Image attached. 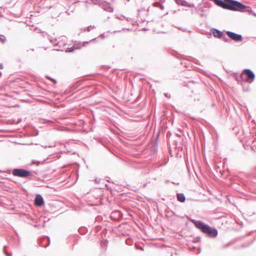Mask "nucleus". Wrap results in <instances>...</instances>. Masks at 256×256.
<instances>
[{
	"mask_svg": "<svg viewBox=\"0 0 256 256\" xmlns=\"http://www.w3.org/2000/svg\"><path fill=\"white\" fill-rule=\"evenodd\" d=\"M88 44V42H84V44H83V46H86V44Z\"/></svg>",
	"mask_w": 256,
	"mask_h": 256,
	"instance_id": "bb28decb",
	"label": "nucleus"
},
{
	"mask_svg": "<svg viewBox=\"0 0 256 256\" xmlns=\"http://www.w3.org/2000/svg\"><path fill=\"white\" fill-rule=\"evenodd\" d=\"M94 28L95 26H90L86 28H84V29H83V30L84 32L86 30L90 32L92 28Z\"/></svg>",
	"mask_w": 256,
	"mask_h": 256,
	"instance_id": "4468645a",
	"label": "nucleus"
},
{
	"mask_svg": "<svg viewBox=\"0 0 256 256\" xmlns=\"http://www.w3.org/2000/svg\"><path fill=\"white\" fill-rule=\"evenodd\" d=\"M230 245V243H228V244L224 245L222 247H223V248H227L228 246Z\"/></svg>",
	"mask_w": 256,
	"mask_h": 256,
	"instance_id": "4be33fe9",
	"label": "nucleus"
},
{
	"mask_svg": "<svg viewBox=\"0 0 256 256\" xmlns=\"http://www.w3.org/2000/svg\"><path fill=\"white\" fill-rule=\"evenodd\" d=\"M3 68V65L2 64H0V69H2Z\"/></svg>",
	"mask_w": 256,
	"mask_h": 256,
	"instance_id": "cd10ccee",
	"label": "nucleus"
},
{
	"mask_svg": "<svg viewBox=\"0 0 256 256\" xmlns=\"http://www.w3.org/2000/svg\"><path fill=\"white\" fill-rule=\"evenodd\" d=\"M200 16H203V14H200Z\"/></svg>",
	"mask_w": 256,
	"mask_h": 256,
	"instance_id": "473e14b6",
	"label": "nucleus"
},
{
	"mask_svg": "<svg viewBox=\"0 0 256 256\" xmlns=\"http://www.w3.org/2000/svg\"><path fill=\"white\" fill-rule=\"evenodd\" d=\"M241 77H242V82L251 84L254 81L256 76L251 70L246 68L243 70L241 73Z\"/></svg>",
	"mask_w": 256,
	"mask_h": 256,
	"instance_id": "20e7f679",
	"label": "nucleus"
},
{
	"mask_svg": "<svg viewBox=\"0 0 256 256\" xmlns=\"http://www.w3.org/2000/svg\"><path fill=\"white\" fill-rule=\"evenodd\" d=\"M81 230H82L83 234H85L87 232L86 228H80L79 230V231L80 232H81Z\"/></svg>",
	"mask_w": 256,
	"mask_h": 256,
	"instance_id": "aec40b11",
	"label": "nucleus"
},
{
	"mask_svg": "<svg viewBox=\"0 0 256 256\" xmlns=\"http://www.w3.org/2000/svg\"><path fill=\"white\" fill-rule=\"evenodd\" d=\"M73 50L74 49L72 48H68L66 50V52H72Z\"/></svg>",
	"mask_w": 256,
	"mask_h": 256,
	"instance_id": "6ab92c4d",
	"label": "nucleus"
},
{
	"mask_svg": "<svg viewBox=\"0 0 256 256\" xmlns=\"http://www.w3.org/2000/svg\"><path fill=\"white\" fill-rule=\"evenodd\" d=\"M224 8L242 12H249L250 8L234 0H225Z\"/></svg>",
	"mask_w": 256,
	"mask_h": 256,
	"instance_id": "f03ea898",
	"label": "nucleus"
},
{
	"mask_svg": "<svg viewBox=\"0 0 256 256\" xmlns=\"http://www.w3.org/2000/svg\"><path fill=\"white\" fill-rule=\"evenodd\" d=\"M40 244L42 247L46 248L50 244V238L46 236L44 237L40 242Z\"/></svg>",
	"mask_w": 256,
	"mask_h": 256,
	"instance_id": "1a4fd4ad",
	"label": "nucleus"
},
{
	"mask_svg": "<svg viewBox=\"0 0 256 256\" xmlns=\"http://www.w3.org/2000/svg\"><path fill=\"white\" fill-rule=\"evenodd\" d=\"M153 5L154 6H158L160 5V4L159 2H155L154 3Z\"/></svg>",
	"mask_w": 256,
	"mask_h": 256,
	"instance_id": "412c9836",
	"label": "nucleus"
},
{
	"mask_svg": "<svg viewBox=\"0 0 256 256\" xmlns=\"http://www.w3.org/2000/svg\"><path fill=\"white\" fill-rule=\"evenodd\" d=\"M161 2H162L163 1H164V0H160Z\"/></svg>",
	"mask_w": 256,
	"mask_h": 256,
	"instance_id": "7c9ffc66",
	"label": "nucleus"
},
{
	"mask_svg": "<svg viewBox=\"0 0 256 256\" xmlns=\"http://www.w3.org/2000/svg\"><path fill=\"white\" fill-rule=\"evenodd\" d=\"M48 39L50 42L54 45V46H56V43L58 42V38L50 36Z\"/></svg>",
	"mask_w": 256,
	"mask_h": 256,
	"instance_id": "f8f14e48",
	"label": "nucleus"
},
{
	"mask_svg": "<svg viewBox=\"0 0 256 256\" xmlns=\"http://www.w3.org/2000/svg\"><path fill=\"white\" fill-rule=\"evenodd\" d=\"M40 164V162H38L37 164Z\"/></svg>",
	"mask_w": 256,
	"mask_h": 256,
	"instance_id": "72a5a7b5",
	"label": "nucleus"
},
{
	"mask_svg": "<svg viewBox=\"0 0 256 256\" xmlns=\"http://www.w3.org/2000/svg\"><path fill=\"white\" fill-rule=\"evenodd\" d=\"M126 20H127V21H128V22L129 21V20H128V18H126Z\"/></svg>",
	"mask_w": 256,
	"mask_h": 256,
	"instance_id": "2f4dec72",
	"label": "nucleus"
},
{
	"mask_svg": "<svg viewBox=\"0 0 256 256\" xmlns=\"http://www.w3.org/2000/svg\"><path fill=\"white\" fill-rule=\"evenodd\" d=\"M112 214H118V216H120L121 212L120 211H115L112 212Z\"/></svg>",
	"mask_w": 256,
	"mask_h": 256,
	"instance_id": "f3484780",
	"label": "nucleus"
},
{
	"mask_svg": "<svg viewBox=\"0 0 256 256\" xmlns=\"http://www.w3.org/2000/svg\"><path fill=\"white\" fill-rule=\"evenodd\" d=\"M213 36L216 38H221L224 36L223 32L216 28H214L212 30Z\"/></svg>",
	"mask_w": 256,
	"mask_h": 256,
	"instance_id": "9d476101",
	"label": "nucleus"
},
{
	"mask_svg": "<svg viewBox=\"0 0 256 256\" xmlns=\"http://www.w3.org/2000/svg\"><path fill=\"white\" fill-rule=\"evenodd\" d=\"M14 176L32 179L33 176L32 172L22 168H14L12 172Z\"/></svg>",
	"mask_w": 256,
	"mask_h": 256,
	"instance_id": "7ed1b4c3",
	"label": "nucleus"
},
{
	"mask_svg": "<svg viewBox=\"0 0 256 256\" xmlns=\"http://www.w3.org/2000/svg\"><path fill=\"white\" fill-rule=\"evenodd\" d=\"M175 2L179 5L188 8H194L195 6L194 4H188L185 0H174Z\"/></svg>",
	"mask_w": 256,
	"mask_h": 256,
	"instance_id": "6e6552de",
	"label": "nucleus"
},
{
	"mask_svg": "<svg viewBox=\"0 0 256 256\" xmlns=\"http://www.w3.org/2000/svg\"><path fill=\"white\" fill-rule=\"evenodd\" d=\"M94 181H95V182H96V184H98V183H99V182H100V180H98V179H95V180H94Z\"/></svg>",
	"mask_w": 256,
	"mask_h": 256,
	"instance_id": "b1692460",
	"label": "nucleus"
},
{
	"mask_svg": "<svg viewBox=\"0 0 256 256\" xmlns=\"http://www.w3.org/2000/svg\"><path fill=\"white\" fill-rule=\"evenodd\" d=\"M164 95H165V96H166V97H167V98H170V94H167V93H166V94H164Z\"/></svg>",
	"mask_w": 256,
	"mask_h": 256,
	"instance_id": "393cba45",
	"label": "nucleus"
},
{
	"mask_svg": "<svg viewBox=\"0 0 256 256\" xmlns=\"http://www.w3.org/2000/svg\"><path fill=\"white\" fill-rule=\"evenodd\" d=\"M234 78L238 82H242V77H241V74L240 76H238L237 74L234 73Z\"/></svg>",
	"mask_w": 256,
	"mask_h": 256,
	"instance_id": "ddd939ff",
	"label": "nucleus"
},
{
	"mask_svg": "<svg viewBox=\"0 0 256 256\" xmlns=\"http://www.w3.org/2000/svg\"><path fill=\"white\" fill-rule=\"evenodd\" d=\"M179 28L180 30H182L183 32H186V28H184V29H183V28Z\"/></svg>",
	"mask_w": 256,
	"mask_h": 256,
	"instance_id": "a878e982",
	"label": "nucleus"
},
{
	"mask_svg": "<svg viewBox=\"0 0 256 256\" xmlns=\"http://www.w3.org/2000/svg\"><path fill=\"white\" fill-rule=\"evenodd\" d=\"M67 38L65 36H61L58 38V41L56 43V46L58 48H56V50L63 51L64 49V46L66 44Z\"/></svg>",
	"mask_w": 256,
	"mask_h": 256,
	"instance_id": "39448f33",
	"label": "nucleus"
},
{
	"mask_svg": "<svg viewBox=\"0 0 256 256\" xmlns=\"http://www.w3.org/2000/svg\"><path fill=\"white\" fill-rule=\"evenodd\" d=\"M190 221L207 237L214 238L218 236V231L215 228L210 226L200 220L191 219Z\"/></svg>",
	"mask_w": 256,
	"mask_h": 256,
	"instance_id": "f257e3e1",
	"label": "nucleus"
},
{
	"mask_svg": "<svg viewBox=\"0 0 256 256\" xmlns=\"http://www.w3.org/2000/svg\"><path fill=\"white\" fill-rule=\"evenodd\" d=\"M95 40V38L94 39H92V40H91L90 42H92V41H94Z\"/></svg>",
	"mask_w": 256,
	"mask_h": 256,
	"instance_id": "c756f323",
	"label": "nucleus"
},
{
	"mask_svg": "<svg viewBox=\"0 0 256 256\" xmlns=\"http://www.w3.org/2000/svg\"><path fill=\"white\" fill-rule=\"evenodd\" d=\"M225 32L230 38L236 42H242L243 40L242 36L240 34L228 30L225 31Z\"/></svg>",
	"mask_w": 256,
	"mask_h": 256,
	"instance_id": "423d86ee",
	"label": "nucleus"
},
{
	"mask_svg": "<svg viewBox=\"0 0 256 256\" xmlns=\"http://www.w3.org/2000/svg\"><path fill=\"white\" fill-rule=\"evenodd\" d=\"M46 78L48 79V80H50L52 82L54 83V84H56V80H55L54 79H53V78H50V77H49L48 76H46Z\"/></svg>",
	"mask_w": 256,
	"mask_h": 256,
	"instance_id": "a211bd4d",
	"label": "nucleus"
},
{
	"mask_svg": "<svg viewBox=\"0 0 256 256\" xmlns=\"http://www.w3.org/2000/svg\"><path fill=\"white\" fill-rule=\"evenodd\" d=\"M160 6L162 9L164 8V6L162 5L161 4H160Z\"/></svg>",
	"mask_w": 256,
	"mask_h": 256,
	"instance_id": "c85d7f7f",
	"label": "nucleus"
},
{
	"mask_svg": "<svg viewBox=\"0 0 256 256\" xmlns=\"http://www.w3.org/2000/svg\"><path fill=\"white\" fill-rule=\"evenodd\" d=\"M176 198L178 201L184 202L186 200V197L182 193H178L176 194Z\"/></svg>",
	"mask_w": 256,
	"mask_h": 256,
	"instance_id": "9b49d317",
	"label": "nucleus"
},
{
	"mask_svg": "<svg viewBox=\"0 0 256 256\" xmlns=\"http://www.w3.org/2000/svg\"><path fill=\"white\" fill-rule=\"evenodd\" d=\"M6 40V38L4 36L1 35L0 36V42L2 44H4Z\"/></svg>",
	"mask_w": 256,
	"mask_h": 256,
	"instance_id": "dca6fc26",
	"label": "nucleus"
},
{
	"mask_svg": "<svg viewBox=\"0 0 256 256\" xmlns=\"http://www.w3.org/2000/svg\"><path fill=\"white\" fill-rule=\"evenodd\" d=\"M224 42H228V39L227 38H226L225 36H224Z\"/></svg>",
	"mask_w": 256,
	"mask_h": 256,
	"instance_id": "5701e85b",
	"label": "nucleus"
},
{
	"mask_svg": "<svg viewBox=\"0 0 256 256\" xmlns=\"http://www.w3.org/2000/svg\"><path fill=\"white\" fill-rule=\"evenodd\" d=\"M34 203L35 206H41L44 204V198L40 194H38L36 195Z\"/></svg>",
	"mask_w": 256,
	"mask_h": 256,
	"instance_id": "0eeeda50",
	"label": "nucleus"
},
{
	"mask_svg": "<svg viewBox=\"0 0 256 256\" xmlns=\"http://www.w3.org/2000/svg\"><path fill=\"white\" fill-rule=\"evenodd\" d=\"M6 246H4V248H3V251H4V254L6 256H12V254H9V253L6 252Z\"/></svg>",
	"mask_w": 256,
	"mask_h": 256,
	"instance_id": "2eb2a0df",
	"label": "nucleus"
}]
</instances>
